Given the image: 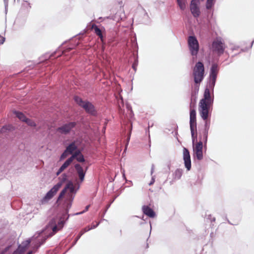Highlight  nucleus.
Instances as JSON below:
<instances>
[{"instance_id": "nucleus-12", "label": "nucleus", "mask_w": 254, "mask_h": 254, "mask_svg": "<svg viewBox=\"0 0 254 254\" xmlns=\"http://www.w3.org/2000/svg\"><path fill=\"white\" fill-rule=\"evenodd\" d=\"M183 159L186 168L190 170L191 168L190 156L189 151L186 148L183 149Z\"/></svg>"}, {"instance_id": "nucleus-23", "label": "nucleus", "mask_w": 254, "mask_h": 254, "mask_svg": "<svg viewBox=\"0 0 254 254\" xmlns=\"http://www.w3.org/2000/svg\"><path fill=\"white\" fill-rule=\"evenodd\" d=\"M178 4L182 10H184L186 7L185 0H177Z\"/></svg>"}, {"instance_id": "nucleus-1", "label": "nucleus", "mask_w": 254, "mask_h": 254, "mask_svg": "<svg viewBox=\"0 0 254 254\" xmlns=\"http://www.w3.org/2000/svg\"><path fill=\"white\" fill-rule=\"evenodd\" d=\"M213 97L210 95V91L208 88H206L204 92L203 97L201 99L198 104V112L201 118L205 121L204 130L202 136L193 147V151L197 159L199 160L203 158L202 148L203 141L206 142L207 140L208 130L209 129L210 121L209 117H210L209 111L212 106Z\"/></svg>"}, {"instance_id": "nucleus-29", "label": "nucleus", "mask_w": 254, "mask_h": 254, "mask_svg": "<svg viewBox=\"0 0 254 254\" xmlns=\"http://www.w3.org/2000/svg\"><path fill=\"white\" fill-rule=\"evenodd\" d=\"M4 41L5 38L2 36H0V45L4 43Z\"/></svg>"}, {"instance_id": "nucleus-32", "label": "nucleus", "mask_w": 254, "mask_h": 254, "mask_svg": "<svg viewBox=\"0 0 254 254\" xmlns=\"http://www.w3.org/2000/svg\"><path fill=\"white\" fill-rule=\"evenodd\" d=\"M32 253H33L32 251H29V252H28L27 254H32Z\"/></svg>"}, {"instance_id": "nucleus-6", "label": "nucleus", "mask_w": 254, "mask_h": 254, "mask_svg": "<svg viewBox=\"0 0 254 254\" xmlns=\"http://www.w3.org/2000/svg\"><path fill=\"white\" fill-rule=\"evenodd\" d=\"M76 103L80 107H82L85 111L92 115H96L97 112L94 105L88 101H83L79 97L76 96L74 98Z\"/></svg>"}, {"instance_id": "nucleus-22", "label": "nucleus", "mask_w": 254, "mask_h": 254, "mask_svg": "<svg viewBox=\"0 0 254 254\" xmlns=\"http://www.w3.org/2000/svg\"><path fill=\"white\" fill-rule=\"evenodd\" d=\"M14 114L15 115L20 121L24 122L26 120V117L21 112L18 111H14Z\"/></svg>"}, {"instance_id": "nucleus-7", "label": "nucleus", "mask_w": 254, "mask_h": 254, "mask_svg": "<svg viewBox=\"0 0 254 254\" xmlns=\"http://www.w3.org/2000/svg\"><path fill=\"white\" fill-rule=\"evenodd\" d=\"M188 43L191 55L196 56L199 51V43L196 37L193 36H189Z\"/></svg>"}, {"instance_id": "nucleus-33", "label": "nucleus", "mask_w": 254, "mask_h": 254, "mask_svg": "<svg viewBox=\"0 0 254 254\" xmlns=\"http://www.w3.org/2000/svg\"><path fill=\"white\" fill-rule=\"evenodd\" d=\"M126 177V176H124V175H123V176H122V178H123V179L124 180H126V177Z\"/></svg>"}, {"instance_id": "nucleus-8", "label": "nucleus", "mask_w": 254, "mask_h": 254, "mask_svg": "<svg viewBox=\"0 0 254 254\" xmlns=\"http://www.w3.org/2000/svg\"><path fill=\"white\" fill-rule=\"evenodd\" d=\"M195 109L192 108L190 105V125L192 138H193L195 132L196 131V117Z\"/></svg>"}, {"instance_id": "nucleus-31", "label": "nucleus", "mask_w": 254, "mask_h": 254, "mask_svg": "<svg viewBox=\"0 0 254 254\" xmlns=\"http://www.w3.org/2000/svg\"><path fill=\"white\" fill-rule=\"evenodd\" d=\"M154 182V179L153 178H152V181L149 184V185H151L153 184Z\"/></svg>"}, {"instance_id": "nucleus-13", "label": "nucleus", "mask_w": 254, "mask_h": 254, "mask_svg": "<svg viewBox=\"0 0 254 254\" xmlns=\"http://www.w3.org/2000/svg\"><path fill=\"white\" fill-rule=\"evenodd\" d=\"M218 70L217 65L216 64H212L210 70V78L211 84L213 85H214L215 84L218 73Z\"/></svg>"}, {"instance_id": "nucleus-16", "label": "nucleus", "mask_w": 254, "mask_h": 254, "mask_svg": "<svg viewBox=\"0 0 254 254\" xmlns=\"http://www.w3.org/2000/svg\"><path fill=\"white\" fill-rule=\"evenodd\" d=\"M92 29L94 30V33L97 35L100 39L101 42L103 43L104 42V39L103 34V30L100 29L98 26L96 24H93L91 27Z\"/></svg>"}, {"instance_id": "nucleus-35", "label": "nucleus", "mask_w": 254, "mask_h": 254, "mask_svg": "<svg viewBox=\"0 0 254 254\" xmlns=\"http://www.w3.org/2000/svg\"><path fill=\"white\" fill-rule=\"evenodd\" d=\"M19 0H17V1H19Z\"/></svg>"}, {"instance_id": "nucleus-19", "label": "nucleus", "mask_w": 254, "mask_h": 254, "mask_svg": "<svg viewBox=\"0 0 254 254\" xmlns=\"http://www.w3.org/2000/svg\"><path fill=\"white\" fill-rule=\"evenodd\" d=\"M66 151L68 152L69 154H72L73 152L75 151H77V146L76 144V142L73 141L71 142L68 146H67L66 148Z\"/></svg>"}, {"instance_id": "nucleus-3", "label": "nucleus", "mask_w": 254, "mask_h": 254, "mask_svg": "<svg viewBox=\"0 0 254 254\" xmlns=\"http://www.w3.org/2000/svg\"><path fill=\"white\" fill-rule=\"evenodd\" d=\"M192 75L195 83L194 90L195 92H198L199 84L204 76V67L202 63L198 62L196 63L193 68Z\"/></svg>"}, {"instance_id": "nucleus-20", "label": "nucleus", "mask_w": 254, "mask_h": 254, "mask_svg": "<svg viewBox=\"0 0 254 254\" xmlns=\"http://www.w3.org/2000/svg\"><path fill=\"white\" fill-rule=\"evenodd\" d=\"M30 0H22L23 2L21 4V9L23 11H29L31 8V3L29 2Z\"/></svg>"}, {"instance_id": "nucleus-28", "label": "nucleus", "mask_w": 254, "mask_h": 254, "mask_svg": "<svg viewBox=\"0 0 254 254\" xmlns=\"http://www.w3.org/2000/svg\"><path fill=\"white\" fill-rule=\"evenodd\" d=\"M68 153V151H66V150L65 149V151L63 153V154L61 156V160L64 159L65 158H66L67 156Z\"/></svg>"}, {"instance_id": "nucleus-21", "label": "nucleus", "mask_w": 254, "mask_h": 254, "mask_svg": "<svg viewBox=\"0 0 254 254\" xmlns=\"http://www.w3.org/2000/svg\"><path fill=\"white\" fill-rule=\"evenodd\" d=\"M71 156H74V159L75 158L79 162H82L84 161V157L79 150L76 151Z\"/></svg>"}, {"instance_id": "nucleus-2", "label": "nucleus", "mask_w": 254, "mask_h": 254, "mask_svg": "<svg viewBox=\"0 0 254 254\" xmlns=\"http://www.w3.org/2000/svg\"><path fill=\"white\" fill-rule=\"evenodd\" d=\"M75 186L71 182H69L66 185L64 188L60 192L57 199V203L58 205L61 204V201L64 198V207L67 210L71 205V202L73 199L72 193H75Z\"/></svg>"}, {"instance_id": "nucleus-30", "label": "nucleus", "mask_w": 254, "mask_h": 254, "mask_svg": "<svg viewBox=\"0 0 254 254\" xmlns=\"http://www.w3.org/2000/svg\"><path fill=\"white\" fill-rule=\"evenodd\" d=\"M80 177V180L81 181H83L84 179V176H79Z\"/></svg>"}, {"instance_id": "nucleus-4", "label": "nucleus", "mask_w": 254, "mask_h": 254, "mask_svg": "<svg viewBox=\"0 0 254 254\" xmlns=\"http://www.w3.org/2000/svg\"><path fill=\"white\" fill-rule=\"evenodd\" d=\"M226 46L223 40L220 37H217L212 42L211 50L220 56L224 53Z\"/></svg>"}, {"instance_id": "nucleus-34", "label": "nucleus", "mask_w": 254, "mask_h": 254, "mask_svg": "<svg viewBox=\"0 0 254 254\" xmlns=\"http://www.w3.org/2000/svg\"><path fill=\"white\" fill-rule=\"evenodd\" d=\"M89 207V205H88V206H87L86 207V210H88V209Z\"/></svg>"}, {"instance_id": "nucleus-25", "label": "nucleus", "mask_w": 254, "mask_h": 254, "mask_svg": "<svg viewBox=\"0 0 254 254\" xmlns=\"http://www.w3.org/2000/svg\"><path fill=\"white\" fill-rule=\"evenodd\" d=\"M75 168L78 173V175H84L85 173L84 172L82 168L79 164H76L75 165Z\"/></svg>"}, {"instance_id": "nucleus-10", "label": "nucleus", "mask_w": 254, "mask_h": 254, "mask_svg": "<svg viewBox=\"0 0 254 254\" xmlns=\"http://www.w3.org/2000/svg\"><path fill=\"white\" fill-rule=\"evenodd\" d=\"M30 244V240L23 242L21 244L18 246L17 249L13 252V254H24L29 248Z\"/></svg>"}, {"instance_id": "nucleus-24", "label": "nucleus", "mask_w": 254, "mask_h": 254, "mask_svg": "<svg viewBox=\"0 0 254 254\" xmlns=\"http://www.w3.org/2000/svg\"><path fill=\"white\" fill-rule=\"evenodd\" d=\"M215 2V0H207L206 3V8L208 9H211L214 4Z\"/></svg>"}, {"instance_id": "nucleus-5", "label": "nucleus", "mask_w": 254, "mask_h": 254, "mask_svg": "<svg viewBox=\"0 0 254 254\" xmlns=\"http://www.w3.org/2000/svg\"><path fill=\"white\" fill-rule=\"evenodd\" d=\"M66 176H63L62 178H60V182L55 185L46 194L42 199V203H45L49 201L57 193V191L61 188L63 183L66 180Z\"/></svg>"}, {"instance_id": "nucleus-17", "label": "nucleus", "mask_w": 254, "mask_h": 254, "mask_svg": "<svg viewBox=\"0 0 254 254\" xmlns=\"http://www.w3.org/2000/svg\"><path fill=\"white\" fill-rule=\"evenodd\" d=\"M74 156H71L60 167L56 175H60L64 169H65L73 161Z\"/></svg>"}, {"instance_id": "nucleus-14", "label": "nucleus", "mask_w": 254, "mask_h": 254, "mask_svg": "<svg viewBox=\"0 0 254 254\" xmlns=\"http://www.w3.org/2000/svg\"><path fill=\"white\" fill-rule=\"evenodd\" d=\"M190 9L192 15L196 17L200 14V10L196 0H192L190 5Z\"/></svg>"}, {"instance_id": "nucleus-26", "label": "nucleus", "mask_w": 254, "mask_h": 254, "mask_svg": "<svg viewBox=\"0 0 254 254\" xmlns=\"http://www.w3.org/2000/svg\"><path fill=\"white\" fill-rule=\"evenodd\" d=\"M24 122L31 127H36V126L35 123L33 121L28 118L26 119Z\"/></svg>"}, {"instance_id": "nucleus-9", "label": "nucleus", "mask_w": 254, "mask_h": 254, "mask_svg": "<svg viewBox=\"0 0 254 254\" xmlns=\"http://www.w3.org/2000/svg\"><path fill=\"white\" fill-rule=\"evenodd\" d=\"M76 125V123L75 122H69L59 127L57 129V131L61 134H66L69 133Z\"/></svg>"}, {"instance_id": "nucleus-27", "label": "nucleus", "mask_w": 254, "mask_h": 254, "mask_svg": "<svg viewBox=\"0 0 254 254\" xmlns=\"http://www.w3.org/2000/svg\"><path fill=\"white\" fill-rule=\"evenodd\" d=\"M12 128V126L11 125H6L1 128L0 131L1 132H4L6 131V130H10Z\"/></svg>"}, {"instance_id": "nucleus-18", "label": "nucleus", "mask_w": 254, "mask_h": 254, "mask_svg": "<svg viewBox=\"0 0 254 254\" xmlns=\"http://www.w3.org/2000/svg\"><path fill=\"white\" fill-rule=\"evenodd\" d=\"M99 225V223H97L96 225L92 224L91 226H87L86 227H85L84 229H83L81 231L79 232L78 236L77 237V239L76 240V242L78 240V239L80 238V237L85 232H88V231L90 230L91 229L95 228L98 225Z\"/></svg>"}, {"instance_id": "nucleus-11", "label": "nucleus", "mask_w": 254, "mask_h": 254, "mask_svg": "<svg viewBox=\"0 0 254 254\" xmlns=\"http://www.w3.org/2000/svg\"><path fill=\"white\" fill-rule=\"evenodd\" d=\"M56 221L55 219H53L49 223V225L51 226L53 232L50 235V236H52L55 234L59 230L62 229L64 226V221H60L58 222V225H56Z\"/></svg>"}, {"instance_id": "nucleus-15", "label": "nucleus", "mask_w": 254, "mask_h": 254, "mask_svg": "<svg viewBox=\"0 0 254 254\" xmlns=\"http://www.w3.org/2000/svg\"><path fill=\"white\" fill-rule=\"evenodd\" d=\"M143 213L146 216L154 218L155 216V213L152 208L147 205H143L142 207Z\"/></svg>"}]
</instances>
